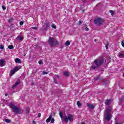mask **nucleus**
<instances>
[{"mask_svg": "<svg viewBox=\"0 0 124 124\" xmlns=\"http://www.w3.org/2000/svg\"><path fill=\"white\" fill-rule=\"evenodd\" d=\"M109 13H111V14L112 16H113V15H114V12L113 11V10H110Z\"/></svg>", "mask_w": 124, "mask_h": 124, "instance_id": "b1692460", "label": "nucleus"}, {"mask_svg": "<svg viewBox=\"0 0 124 124\" xmlns=\"http://www.w3.org/2000/svg\"><path fill=\"white\" fill-rule=\"evenodd\" d=\"M118 57H119V58H124V53H118Z\"/></svg>", "mask_w": 124, "mask_h": 124, "instance_id": "dca6fc26", "label": "nucleus"}, {"mask_svg": "<svg viewBox=\"0 0 124 124\" xmlns=\"http://www.w3.org/2000/svg\"><path fill=\"white\" fill-rule=\"evenodd\" d=\"M48 43L51 47H54L57 45H59V42L56 40L54 38L49 37Z\"/></svg>", "mask_w": 124, "mask_h": 124, "instance_id": "39448f33", "label": "nucleus"}, {"mask_svg": "<svg viewBox=\"0 0 124 124\" xmlns=\"http://www.w3.org/2000/svg\"><path fill=\"white\" fill-rule=\"evenodd\" d=\"M87 106L90 109H93V108H94V106L93 104L87 103Z\"/></svg>", "mask_w": 124, "mask_h": 124, "instance_id": "9d476101", "label": "nucleus"}, {"mask_svg": "<svg viewBox=\"0 0 124 124\" xmlns=\"http://www.w3.org/2000/svg\"><path fill=\"white\" fill-rule=\"evenodd\" d=\"M0 48L2 49H4V47H3V46H2V45H0Z\"/></svg>", "mask_w": 124, "mask_h": 124, "instance_id": "c85d7f7f", "label": "nucleus"}, {"mask_svg": "<svg viewBox=\"0 0 124 124\" xmlns=\"http://www.w3.org/2000/svg\"><path fill=\"white\" fill-rule=\"evenodd\" d=\"M81 124H85V123H82Z\"/></svg>", "mask_w": 124, "mask_h": 124, "instance_id": "c03bdc74", "label": "nucleus"}, {"mask_svg": "<svg viewBox=\"0 0 124 124\" xmlns=\"http://www.w3.org/2000/svg\"><path fill=\"white\" fill-rule=\"evenodd\" d=\"M0 66H1V67H2V66H4V60H0Z\"/></svg>", "mask_w": 124, "mask_h": 124, "instance_id": "9b49d317", "label": "nucleus"}, {"mask_svg": "<svg viewBox=\"0 0 124 124\" xmlns=\"http://www.w3.org/2000/svg\"><path fill=\"white\" fill-rule=\"evenodd\" d=\"M31 29H32L33 30H37V28L36 27H32Z\"/></svg>", "mask_w": 124, "mask_h": 124, "instance_id": "f704fd0d", "label": "nucleus"}, {"mask_svg": "<svg viewBox=\"0 0 124 124\" xmlns=\"http://www.w3.org/2000/svg\"><path fill=\"white\" fill-rule=\"evenodd\" d=\"M77 104L78 107H80L82 105L79 101H78Z\"/></svg>", "mask_w": 124, "mask_h": 124, "instance_id": "4be33fe9", "label": "nucleus"}, {"mask_svg": "<svg viewBox=\"0 0 124 124\" xmlns=\"http://www.w3.org/2000/svg\"><path fill=\"white\" fill-rule=\"evenodd\" d=\"M94 80H98V79H99V77H97V78H95Z\"/></svg>", "mask_w": 124, "mask_h": 124, "instance_id": "c9c22d12", "label": "nucleus"}, {"mask_svg": "<svg viewBox=\"0 0 124 124\" xmlns=\"http://www.w3.org/2000/svg\"><path fill=\"white\" fill-rule=\"evenodd\" d=\"M104 60L103 59L100 60H95L94 61V65H93L91 67L93 69H95V68H98L99 67V65H101L103 63Z\"/></svg>", "mask_w": 124, "mask_h": 124, "instance_id": "7ed1b4c3", "label": "nucleus"}, {"mask_svg": "<svg viewBox=\"0 0 124 124\" xmlns=\"http://www.w3.org/2000/svg\"><path fill=\"white\" fill-rule=\"evenodd\" d=\"M15 62H16V63H21V62H22V60L19 58H16L15 60Z\"/></svg>", "mask_w": 124, "mask_h": 124, "instance_id": "f8f14e48", "label": "nucleus"}, {"mask_svg": "<svg viewBox=\"0 0 124 124\" xmlns=\"http://www.w3.org/2000/svg\"><path fill=\"white\" fill-rule=\"evenodd\" d=\"M30 109L29 107L26 108V114H29L30 113Z\"/></svg>", "mask_w": 124, "mask_h": 124, "instance_id": "6ab92c4d", "label": "nucleus"}, {"mask_svg": "<svg viewBox=\"0 0 124 124\" xmlns=\"http://www.w3.org/2000/svg\"><path fill=\"white\" fill-rule=\"evenodd\" d=\"M52 115H49V117L48 119H46V123H50L51 119H52Z\"/></svg>", "mask_w": 124, "mask_h": 124, "instance_id": "ddd939ff", "label": "nucleus"}, {"mask_svg": "<svg viewBox=\"0 0 124 124\" xmlns=\"http://www.w3.org/2000/svg\"><path fill=\"white\" fill-rule=\"evenodd\" d=\"M32 124H35V121H32Z\"/></svg>", "mask_w": 124, "mask_h": 124, "instance_id": "58836bf2", "label": "nucleus"}, {"mask_svg": "<svg viewBox=\"0 0 124 124\" xmlns=\"http://www.w3.org/2000/svg\"><path fill=\"white\" fill-rule=\"evenodd\" d=\"M124 97H123L120 99L119 101H120V103L122 102V101H123V100H124Z\"/></svg>", "mask_w": 124, "mask_h": 124, "instance_id": "393cba45", "label": "nucleus"}, {"mask_svg": "<svg viewBox=\"0 0 124 124\" xmlns=\"http://www.w3.org/2000/svg\"><path fill=\"white\" fill-rule=\"evenodd\" d=\"M49 27H50V23H45L43 26V31H47V30L49 29Z\"/></svg>", "mask_w": 124, "mask_h": 124, "instance_id": "6e6552de", "label": "nucleus"}, {"mask_svg": "<svg viewBox=\"0 0 124 124\" xmlns=\"http://www.w3.org/2000/svg\"><path fill=\"white\" fill-rule=\"evenodd\" d=\"M24 24V22L23 21H20V23H19V25L20 26H23V25Z\"/></svg>", "mask_w": 124, "mask_h": 124, "instance_id": "a878e982", "label": "nucleus"}, {"mask_svg": "<svg viewBox=\"0 0 124 124\" xmlns=\"http://www.w3.org/2000/svg\"><path fill=\"white\" fill-rule=\"evenodd\" d=\"M20 68H21V67L16 66L14 68V69L11 71V72L10 74V76H13V75L15 74L16 72H17V71H18V70H19Z\"/></svg>", "mask_w": 124, "mask_h": 124, "instance_id": "0eeeda50", "label": "nucleus"}, {"mask_svg": "<svg viewBox=\"0 0 124 124\" xmlns=\"http://www.w3.org/2000/svg\"><path fill=\"white\" fill-rule=\"evenodd\" d=\"M110 103H111V100L110 99L107 100L106 101V102H105L106 105H109Z\"/></svg>", "mask_w": 124, "mask_h": 124, "instance_id": "4468645a", "label": "nucleus"}, {"mask_svg": "<svg viewBox=\"0 0 124 124\" xmlns=\"http://www.w3.org/2000/svg\"><path fill=\"white\" fill-rule=\"evenodd\" d=\"M59 115L60 116V118L61 119H62L64 122H65L66 123H68V121L72 122H73V119L74 118V116H73V115H71L70 114H67V115H64L63 116H62V112L60 111L59 113Z\"/></svg>", "mask_w": 124, "mask_h": 124, "instance_id": "f257e3e1", "label": "nucleus"}, {"mask_svg": "<svg viewBox=\"0 0 124 124\" xmlns=\"http://www.w3.org/2000/svg\"><path fill=\"white\" fill-rule=\"evenodd\" d=\"M63 75H64V76H66V77H68V76H69V74L68 72H64L63 73Z\"/></svg>", "mask_w": 124, "mask_h": 124, "instance_id": "f3484780", "label": "nucleus"}, {"mask_svg": "<svg viewBox=\"0 0 124 124\" xmlns=\"http://www.w3.org/2000/svg\"><path fill=\"white\" fill-rule=\"evenodd\" d=\"M20 81H19V80H17V81L16 82L15 84L14 85H13V86H12V89H15V88H16V87H17V86L18 85H19V84H20Z\"/></svg>", "mask_w": 124, "mask_h": 124, "instance_id": "1a4fd4ad", "label": "nucleus"}, {"mask_svg": "<svg viewBox=\"0 0 124 124\" xmlns=\"http://www.w3.org/2000/svg\"><path fill=\"white\" fill-rule=\"evenodd\" d=\"M94 41H95V42H96V39H95V40H94Z\"/></svg>", "mask_w": 124, "mask_h": 124, "instance_id": "37998d69", "label": "nucleus"}, {"mask_svg": "<svg viewBox=\"0 0 124 124\" xmlns=\"http://www.w3.org/2000/svg\"><path fill=\"white\" fill-rule=\"evenodd\" d=\"M85 31H89V28H88V27H86Z\"/></svg>", "mask_w": 124, "mask_h": 124, "instance_id": "72a5a7b5", "label": "nucleus"}, {"mask_svg": "<svg viewBox=\"0 0 124 124\" xmlns=\"http://www.w3.org/2000/svg\"><path fill=\"white\" fill-rule=\"evenodd\" d=\"M43 74L44 75H45V74H48V73L47 72L44 71L43 72Z\"/></svg>", "mask_w": 124, "mask_h": 124, "instance_id": "7c9ffc66", "label": "nucleus"}, {"mask_svg": "<svg viewBox=\"0 0 124 124\" xmlns=\"http://www.w3.org/2000/svg\"><path fill=\"white\" fill-rule=\"evenodd\" d=\"M4 122H5V123H7V124H9V123H10V120L5 119Z\"/></svg>", "mask_w": 124, "mask_h": 124, "instance_id": "412c9836", "label": "nucleus"}, {"mask_svg": "<svg viewBox=\"0 0 124 124\" xmlns=\"http://www.w3.org/2000/svg\"><path fill=\"white\" fill-rule=\"evenodd\" d=\"M65 46H69V45H70V42L67 41L65 43Z\"/></svg>", "mask_w": 124, "mask_h": 124, "instance_id": "a211bd4d", "label": "nucleus"}, {"mask_svg": "<svg viewBox=\"0 0 124 124\" xmlns=\"http://www.w3.org/2000/svg\"><path fill=\"white\" fill-rule=\"evenodd\" d=\"M8 48H9V49L11 50V49H13L14 48V46H13L12 45H10L8 46Z\"/></svg>", "mask_w": 124, "mask_h": 124, "instance_id": "aec40b11", "label": "nucleus"}, {"mask_svg": "<svg viewBox=\"0 0 124 124\" xmlns=\"http://www.w3.org/2000/svg\"><path fill=\"white\" fill-rule=\"evenodd\" d=\"M102 82H104V81H105V79H102Z\"/></svg>", "mask_w": 124, "mask_h": 124, "instance_id": "a19ab883", "label": "nucleus"}, {"mask_svg": "<svg viewBox=\"0 0 124 124\" xmlns=\"http://www.w3.org/2000/svg\"><path fill=\"white\" fill-rule=\"evenodd\" d=\"M54 83H55V84H57V80L54 79Z\"/></svg>", "mask_w": 124, "mask_h": 124, "instance_id": "ea45409f", "label": "nucleus"}, {"mask_svg": "<svg viewBox=\"0 0 124 124\" xmlns=\"http://www.w3.org/2000/svg\"><path fill=\"white\" fill-rule=\"evenodd\" d=\"M79 24H82V21L79 20Z\"/></svg>", "mask_w": 124, "mask_h": 124, "instance_id": "4c0bfd02", "label": "nucleus"}, {"mask_svg": "<svg viewBox=\"0 0 124 124\" xmlns=\"http://www.w3.org/2000/svg\"><path fill=\"white\" fill-rule=\"evenodd\" d=\"M16 39H17V40H20V41H23L24 38H23V37L22 36H17Z\"/></svg>", "mask_w": 124, "mask_h": 124, "instance_id": "2eb2a0df", "label": "nucleus"}, {"mask_svg": "<svg viewBox=\"0 0 124 124\" xmlns=\"http://www.w3.org/2000/svg\"><path fill=\"white\" fill-rule=\"evenodd\" d=\"M110 112H111V108H107L105 111V119L108 121H110L112 118V116L110 114Z\"/></svg>", "mask_w": 124, "mask_h": 124, "instance_id": "20e7f679", "label": "nucleus"}, {"mask_svg": "<svg viewBox=\"0 0 124 124\" xmlns=\"http://www.w3.org/2000/svg\"><path fill=\"white\" fill-rule=\"evenodd\" d=\"M2 8L3 10H5V9H6V7H5V6L3 5L2 6Z\"/></svg>", "mask_w": 124, "mask_h": 124, "instance_id": "bb28decb", "label": "nucleus"}, {"mask_svg": "<svg viewBox=\"0 0 124 124\" xmlns=\"http://www.w3.org/2000/svg\"><path fill=\"white\" fill-rule=\"evenodd\" d=\"M108 46H109V44H107V45H106V48L108 49Z\"/></svg>", "mask_w": 124, "mask_h": 124, "instance_id": "c756f323", "label": "nucleus"}, {"mask_svg": "<svg viewBox=\"0 0 124 124\" xmlns=\"http://www.w3.org/2000/svg\"><path fill=\"white\" fill-rule=\"evenodd\" d=\"M54 122H55V119L54 118H52L51 119V124H54Z\"/></svg>", "mask_w": 124, "mask_h": 124, "instance_id": "cd10ccee", "label": "nucleus"}, {"mask_svg": "<svg viewBox=\"0 0 124 124\" xmlns=\"http://www.w3.org/2000/svg\"><path fill=\"white\" fill-rule=\"evenodd\" d=\"M7 95H8V94L7 93L5 94V96H7Z\"/></svg>", "mask_w": 124, "mask_h": 124, "instance_id": "79ce46f5", "label": "nucleus"}, {"mask_svg": "<svg viewBox=\"0 0 124 124\" xmlns=\"http://www.w3.org/2000/svg\"><path fill=\"white\" fill-rule=\"evenodd\" d=\"M51 27L53 28V29H57V26H55V24H52L51 25Z\"/></svg>", "mask_w": 124, "mask_h": 124, "instance_id": "5701e85b", "label": "nucleus"}, {"mask_svg": "<svg viewBox=\"0 0 124 124\" xmlns=\"http://www.w3.org/2000/svg\"><path fill=\"white\" fill-rule=\"evenodd\" d=\"M38 63H39V64H41V63H42V62L41 61H39L38 62Z\"/></svg>", "mask_w": 124, "mask_h": 124, "instance_id": "e433bc0d", "label": "nucleus"}, {"mask_svg": "<svg viewBox=\"0 0 124 124\" xmlns=\"http://www.w3.org/2000/svg\"><path fill=\"white\" fill-rule=\"evenodd\" d=\"M121 44H122L123 47H124V41H122Z\"/></svg>", "mask_w": 124, "mask_h": 124, "instance_id": "2f4dec72", "label": "nucleus"}, {"mask_svg": "<svg viewBox=\"0 0 124 124\" xmlns=\"http://www.w3.org/2000/svg\"><path fill=\"white\" fill-rule=\"evenodd\" d=\"M9 106L10 108H11L13 112L16 114H21L23 112V110L20 109L19 108H18V107L15 106L13 103H10Z\"/></svg>", "mask_w": 124, "mask_h": 124, "instance_id": "f03ea898", "label": "nucleus"}, {"mask_svg": "<svg viewBox=\"0 0 124 124\" xmlns=\"http://www.w3.org/2000/svg\"><path fill=\"white\" fill-rule=\"evenodd\" d=\"M95 25L99 27L101 25H103V19L101 18H96L94 20Z\"/></svg>", "mask_w": 124, "mask_h": 124, "instance_id": "423d86ee", "label": "nucleus"}, {"mask_svg": "<svg viewBox=\"0 0 124 124\" xmlns=\"http://www.w3.org/2000/svg\"><path fill=\"white\" fill-rule=\"evenodd\" d=\"M41 117V113H38V118H40Z\"/></svg>", "mask_w": 124, "mask_h": 124, "instance_id": "473e14b6", "label": "nucleus"}]
</instances>
